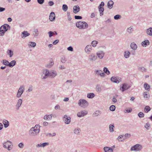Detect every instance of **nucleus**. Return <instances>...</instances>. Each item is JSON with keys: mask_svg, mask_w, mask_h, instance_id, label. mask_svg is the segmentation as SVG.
I'll list each match as a JSON object with an SVG mask.
<instances>
[{"mask_svg": "<svg viewBox=\"0 0 152 152\" xmlns=\"http://www.w3.org/2000/svg\"><path fill=\"white\" fill-rule=\"evenodd\" d=\"M54 63L52 58H50L48 64H46L45 67L46 68H51L54 65Z\"/></svg>", "mask_w": 152, "mask_h": 152, "instance_id": "nucleus-15", "label": "nucleus"}, {"mask_svg": "<svg viewBox=\"0 0 152 152\" xmlns=\"http://www.w3.org/2000/svg\"><path fill=\"white\" fill-rule=\"evenodd\" d=\"M28 45L29 47H35L36 46V43L34 42H28Z\"/></svg>", "mask_w": 152, "mask_h": 152, "instance_id": "nucleus-35", "label": "nucleus"}, {"mask_svg": "<svg viewBox=\"0 0 152 152\" xmlns=\"http://www.w3.org/2000/svg\"><path fill=\"white\" fill-rule=\"evenodd\" d=\"M3 64L4 65L8 66L10 67V62L8 61H7L6 60H3Z\"/></svg>", "mask_w": 152, "mask_h": 152, "instance_id": "nucleus-46", "label": "nucleus"}, {"mask_svg": "<svg viewBox=\"0 0 152 152\" xmlns=\"http://www.w3.org/2000/svg\"><path fill=\"white\" fill-rule=\"evenodd\" d=\"M150 107L148 106H146L144 109V112L146 113H148L151 110Z\"/></svg>", "mask_w": 152, "mask_h": 152, "instance_id": "nucleus-40", "label": "nucleus"}, {"mask_svg": "<svg viewBox=\"0 0 152 152\" xmlns=\"http://www.w3.org/2000/svg\"><path fill=\"white\" fill-rule=\"evenodd\" d=\"M96 91L98 92H100L102 91V89L99 85H97L96 86Z\"/></svg>", "mask_w": 152, "mask_h": 152, "instance_id": "nucleus-38", "label": "nucleus"}, {"mask_svg": "<svg viewBox=\"0 0 152 152\" xmlns=\"http://www.w3.org/2000/svg\"><path fill=\"white\" fill-rule=\"evenodd\" d=\"M121 17V16L120 15L118 14L115 15L114 16V18L115 20H118L120 19Z\"/></svg>", "mask_w": 152, "mask_h": 152, "instance_id": "nucleus-47", "label": "nucleus"}, {"mask_svg": "<svg viewBox=\"0 0 152 152\" xmlns=\"http://www.w3.org/2000/svg\"><path fill=\"white\" fill-rule=\"evenodd\" d=\"M142 148V146L139 144H137L131 147V151H140Z\"/></svg>", "mask_w": 152, "mask_h": 152, "instance_id": "nucleus-5", "label": "nucleus"}, {"mask_svg": "<svg viewBox=\"0 0 152 152\" xmlns=\"http://www.w3.org/2000/svg\"><path fill=\"white\" fill-rule=\"evenodd\" d=\"M99 11L100 12V15L101 16L103 15V12L104 10V8L103 7H98Z\"/></svg>", "mask_w": 152, "mask_h": 152, "instance_id": "nucleus-34", "label": "nucleus"}, {"mask_svg": "<svg viewBox=\"0 0 152 152\" xmlns=\"http://www.w3.org/2000/svg\"><path fill=\"white\" fill-rule=\"evenodd\" d=\"M97 58V57L94 53H92L88 56V60L91 61H95Z\"/></svg>", "mask_w": 152, "mask_h": 152, "instance_id": "nucleus-8", "label": "nucleus"}, {"mask_svg": "<svg viewBox=\"0 0 152 152\" xmlns=\"http://www.w3.org/2000/svg\"><path fill=\"white\" fill-rule=\"evenodd\" d=\"M81 129L78 127L76 128L74 130V132L75 134L77 135H79L81 132Z\"/></svg>", "mask_w": 152, "mask_h": 152, "instance_id": "nucleus-24", "label": "nucleus"}, {"mask_svg": "<svg viewBox=\"0 0 152 152\" xmlns=\"http://www.w3.org/2000/svg\"><path fill=\"white\" fill-rule=\"evenodd\" d=\"M42 73L44 75H43L42 74L41 75V78L42 79H45L48 77H49L50 73H49V70L48 69H46L43 70V71H42Z\"/></svg>", "mask_w": 152, "mask_h": 152, "instance_id": "nucleus-4", "label": "nucleus"}, {"mask_svg": "<svg viewBox=\"0 0 152 152\" xmlns=\"http://www.w3.org/2000/svg\"><path fill=\"white\" fill-rule=\"evenodd\" d=\"M139 70L142 72H146L147 71V69L144 66L140 67Z\"/></svg>", "mask_w": 152, "mask_h": 152, "instance_id": "nucleus-33", "label": "nucleus"}, {"mask_svg": "<svg viewBox=\"0 0 152 152\" xmlns=\"http://www.w3.org/2000/svg\"><path fill=\"white\" fill-rule=\"evenodd\" d=\"M67 14L68 20L69 21H71L72 20V18L71 16L70 15V12H67Z\"/></svg>", "mask_w": 152, "mask_h": 152, "instance_id": "nucleus-51", "label": "nucleus"}, {"mask_svg": "<svg viewBox=\"0 0 152 152\" xmlns=\"http://www.w3.org/2000/svg\"><path fill=\"white\" fill-rule=\"evenodd\" d=\"M145 32L147 35L152 36V27H150L146 29Z\"/></svg>", "mask_w": 152, "mask_h": 152, "instance_id": "nucleus-18", "label": "nucleus"}, {"mask_svg": "<svg viewBox=\"0 0 152 152\" xmlns=\"http://www.w3.org/2000/svg\"><path fill=\"white\" fill-rule=\"evenodd\" d=\"M124 135H120L118 138V141L119 142L122 141V140L121 139L122 138H123L124 139Z\"/></svg>", "mask_w": 152, "mask_h": 152, "instance_id": "nucleus-54", "label": "nucleus"}, {"mask_svg": "<svg viewBox=\"0 0 152 152\" xmlns=\"http://www.w3.org/2000/svg\"><path fill=\"white\" fill-rule=\"evenodd\" d=\"M33 90V86L32 85H30L27 91L29 92H31Z\"/></svg>", "mask_w": 152, "mask_h": 152, "instance_id": "nucleus-55", "label": "nucleus"}, {"mask_svg": "<svg viewBox=\"0 0 152 152\" xmlns=\"http://www.w3.org/2000/svg\"><path fill=\"white\" fill-rule=\"evenodd\" d=\"M24 144L23 142L20 143L18 145V147L21 148H23L24 147Z\"/></svg>", "mask_w": 152, "mask_h": 152, "instance_id": "nucleus-57", "label": "nucleus"}, {"mask_svg": "<svg viewBox=\"0 0 152 152\" xmlns=\"http://www.w3.org/2000/svg\"><path fill=\"white\" fill-rule=\"evenodd\" d=\"M22 94H23L22 93L18 91V92L16 95V97L18 98H19L21 96Z\"/></svg>", "mask_w": 152, "mask_h": 152, "instance_id": "nucleus-64", "label": "nucleus"}, {"mask_svg": "<svg viewBox=\"0 0 152 152\" xmlns=\"http://www.w3.org/2000/svg\"><path fill=\"white\" fill-rule=\"evenodd\" d=\"M58 68L62 70L65 69L66 67L64 66L60 65H59Z\"/></svg>", "mask_w": 152, "mask_h": 152, "instance_id": "nucleus-63", "label": "nucleus"}, {"mask_svg": "<svg viewBox=\"0 0 152 152\" xmlns=\"http://www.w3.org/2000/svg\"><path fill=\"white\" fill-rule=\"evenodd\" d=\"M61 62L63 63H65L67 61V59L65 58V57L64 56H62L61 58Z\"/></svg>", "mask_w": 152, "mask_h": 152, "instance_id": "nucleus-43", "label": "nucleus"}, {"mask_svg": "<svg viewBox=\"0 0 152 152\" xmlns=\"http://www.w3.org/2000/svg\"><path fill=\"white\" fill-rule=\"evenodd\" d=\"M110 80L112 82L117 83H118L121 81V78H119L118 77H116L114 76L112 77Z\"/></svg>", "mask_w": 152, "mask_h": 152, "instance_id": "nucleus-11", "label": "nucleus"}, {"mask_svg": "<svg viewBox=\"0 0 152 152\" xmlns=\"http://www.w3.org/2000/svg\"><path fill=\"white\" fill-rule=\"evenodd\" d=\"M114 4L113 1L112 0L109 1L107 3V6L109 9H111L112 8Z\"/></svg>", "mask_w": 152, "mask_h": 152, "instance_id": "nucleus-25", "label": "nucleus"}, {"mask_svg": "<svg viewBox=\"0 0 152 152\" xmlns=\"http://www.w3.org/2000/svg\"><path fill=\"white\" fill-rule=\"evenodd\" d=\"M115 107L114 105H112L110 107V110L111 111H114L115 110Z\"/></svg>", "mask_w": 152, "mask_h": 152, "instance_id": "nucleus-56", "label": "nucleus"}, {"mask_svg": "<svg viewBox=\"0 0 152 152\" xmlns=\"http://www.w3.org/2000/svg\"><path fill=\"white\" fill-rule=\"evenodd\" d=\"M8 54L10 55V57H12L13 55V52L12 51V50H9L8 51Z\"/></svg>", "mask_w": 152, "mask_h": 152, "instance_id": "nucleus-53", "label": "nucleus"}, {"mask_svg": "<svg viewBox=\"0 0 152 152\" xmlns=\"http://www.w3.org/2000/svg\"><path fill=\"white\" fill-rule=\"evenodd\" d=\"M126 31L129 34L132 33L134 30H133V26H131L129 27H128L127 28Z\"/></svg>", "mask_w": 152, "mask_h": 152, "instance_id": "nucleus-29", "label": "nucleus"}, {"mask_svg": "<svg viewBox=\"0 0 152 152\" xmlns=\"http://www.w3.org/2000/svg\"><path fill=\"white\" fill-rule=\"evenodd\" d=\"M96 54L99 58L102 59L104 56V53L103 51H100L96 53Z\"/></svg>", "mask_w": 152, "mask_h": 152, "instance_id": "nucleus-16", "label": "nucleus"}, {"mask_svg": "<svg viewBox=\"0 0 152 152\" xmlns=\"http://www.w3.org/2000/svg\"><path fill=\"white\" fill-rule=\"evenodd\" d=\"M22 102L23 101L21 99H19L18 100L15 105V109L16 110L18 111L19 110L22 105Z\"/></svg>", "mask_w": 152, "mask_h": 152, "instance_id": "nucleus-9", "label": "nucleus"}, {"mask_svg": "<svg viewBox=\"0 0 152 152\" xmlns=\"http://www.w3.org/2000/svg\"><path fill=\"white\" fill-rule=\"evenodd\" d=\"M76 26L77 28L81 29H85L88 27V24L85 22L82 21L76 23Z\"/></svg>", "mask_w": 152, "mask_h": 152, "instance_id": "nucleus-2", "label": "nucleus"}, {"mask_svg": "<svg viewBox=\"0 0 152 152\" xmlns=\"http://www.w3.org/2000/svg\"><path fill=\"white\" fill-rule=\"evenodd\" d=\"M1 27V29H3L6 32L8 29V28H10V26L7 24H4Z\"/></svg>", "mask_w": 152, "mask_h": 152, "instance_id": "nucleus-21", "label": "nucleus"}, {"mask_svg": "<svg viewBox=\"0 0 152 152\" xmlns=\"http://www.w3.org/2000/svg\"><path fill=\"white\" fill-rule=\"evenodd\" d=\"M130 47L134 50H136L137 48V46L134 42L132 43L130 45Z\"/></svg>", "mask_w": 152, "mask_h": 152, "instance_id": "nucleus-31", "label": "nucleus"}, {"mask_svg": "<svg viewBox=\"0 0 152 152\" xmlns=\"http://www.w3.org/2000/svg\"><path fill=\"white\" fill-rule=\"evenodd\" d=\"M138 115L140 118H142L144 116V114L142 112H140L138 114Z\"/></svg>", "mask_w": 152, "mask_h": 152, "instance_id": "nucleus-50", "label": "nucleus"}, {"mask_svg": "<svg viewBox=\"0 0 152 152\" xmlns=\"http://www.w3.org/2000/svg\"><path fill=\"white\" fill-rule=\"evenodd\" d=\"M55 18V15L53 12H52L50 14L49 16V20L50 21H53Z\"/></svg>", "mask_w": 152, "mask_h": 152, "instance_id": "nucleus-20", "label": "nucleus"}, {"mask_svg": "<svg viewBox=\"0 0 152 152\" xmlns=\"http://www.w3.org/2000/svg\"><path fill=\"white\" fill-rule=\"evenodd\" d=\"M24 86L23 85L20 86L18 91L23 94L24 92Z\"/></svg>", "mask_w": 152, "mask_h": 152, "instance_id": "nucleus-36", "label": "nucleus"}, {"mask_svg": "<svg viewBox=\"0 0 152 152\" xmlns=\"http://www.w3.org/2000/svg\"><path fill=\"white\" fill-rule=\"evenodd\" d=\"M16 64V62L15 60H13L10 63V67H12Z\"/></svg>", "mask_w": 152, "mask_h": 152, "instance_id": "nucleus-39", "label": "nucleus"}, {"mask_svg": "<svg viewBox=\"0 0 152 152\" xmlns=\"http://www.w3.org/2000/svg\"><path fill=\"white\" fill-rule=\"evenodd\" d=\"M80 10V8L79 6L76 5L74 6L73 7V12L75 14H76Z\"/></svg>", "mask_w": 152, "mask_h": 152, "instance_id": "nucleus-19", "label": "nucleus"}, {"mask_svg": "<svg viewBox=\"0 0 152 152\" xmlns=\"http://www.w3.org/2000/svg\"><path fill=\"white\" fill-rule=\"evenodd\" d=\"M34 32L35 33V34H33L34 37H36L38 35V31L37 29H35L34 30Z\"/></svg>", "mask_w": 152, "mask_h": 152, "instance_id": "nucleus-42", "label": "nucleus"}, {"mask_svg": "<svg viewBox=\"0 0 152 152\" xmlns=\"http://www.w3.org/2000/svg\"><path fill=\"white\" fill-rule=\"evenodd\" d=\"M103 71L104 72L107 74V75L110 74V72L108 70V69L106 67H104L103 69Z\"/></svg>", "mask_w": 152, "mask_h": 152, "instance_id": "nucleus-41", "label": "nucleus"}, {"mask_svg": "<svg viewBox=\"0 0 152 152\" xmlns=\"http://www.w3.org/2000/svg\"><path fill=\"white\" fill-rule=\"evenodd\" d=\"M95 75H100L101 77H105V75L104 72L100 70H96L95 71Z\"/></svg>", "mask_w": 152, "mask_h": 152, "instance_id": "nucleus-12", "label": "nucleus"}, {"mask_svg": "<svg viewBox=\"0 0 152 152\" xmlns=\"http://www.w3.org/2000/svg\"><path fill=\"white\" fill-rule=\"evenodd\" d=\"M52 116H53V115H46L44 116V119L45 120H50L52 119Z\"/></svg>", "mask_w": 152, "mask_h": 152, "instance_id": "nucleus-26", "label": "nucleus"}, {"mask_svg": "<svg viewBox=\"0 0 152 152\" xmlns=\"http://www.w3.org/2000/svg\"><path fill=\"white\" fill-rule=\"evenodd\" d=\"M143 95L145 98L148 99V95L145 92H144L143 93Z\"/></svg>", "mask_w": 152, "mask_h": 152, "instance_id": "nucleus-62", "label": "nucleus"}, {"mask_svg": "<svg viewBox=\"0 0 152 152\" xmlns=\"http://www.w3.org/2000/svg\"><path fill=\"white\" fill-rule=\"evenodd\" d=\"M95 96V95L94 93H91L88 94H87V97L88 98H92Z\"/></svg>", "mask_w": 152, "mask_h": 152, "instance_id": "nucleus-44", "label": "nucleus"}, {"mask_svg": "<svg viewBox=\"0 0 152 152\" xmlns=\"http://www.w3.org/2000/svg\"><path fill=\"white\" fill-rule=\"evenodd\" d=\"M13 148V145H10L9 144L8 146L7 147V148L6 149H7L10 151L11 149H12Z\"/></svg>", "mask_w": 152, "mask_h": 152, "instance_id": "nucleus-58", "label": "nucleus"}, {"mask_svg": "<svg viewBox=\"0 0 152 152\" xmlns=\"http://www.w3.org/2000/svg\"><path fill=\"white\" fill-rule=\"evenodd\" d=\"M130 53L129 51L127 50L124 52V55L126 58H128L129 57Z\"/></svg>", "mask_w": 152, "mask_h": 152, "instance_id": "nucleus-28", "label": "nucleus"}, {"mask_svg": "<svg viewBox=\"0 0 152 152\" xmlns=\"http://www.w3.org/2000/svg\"><path fill=\"white\" fill-rule=\"evenodd\" d=\"M63 120L66 124H69L71 122V118L67 115H64L63 117Z\"/></svg>", "mask_w": 152, "mask_h": 152, "instance_id": "nucleus-7", "label": "nucleus"}, {"mask_svg": "<svg viewBox=\"0 0 152 152\" xmlns=\"http://www.w3.org/2000/svg\"><path fill=\"white\" fill-rule=\"evenodd\" d=\"M114 126L113 124H110L109 125V131L110 132H113L114 131Z\"/></svg>", "mask_w": 152, "mask_h": 152, "instance_id": "nucleus-37", "label": "nucleus"}, {"mask_svg": "<svg viewBox=\"0 0 152 152\" xmlns=\"http://www.w3.org/2000/svg\"><path fill=\"white\" fill-rule=\"evenodd\" d=\"M150 126V124L148 123H147L145 126V128L147 130H148L149 129V127Z\"/></svg>", "mask_w": 152, "mask_h": 152, "instance_id": "nucleus-61", "label": "nucleus"}, {"mask_svg": "<svg viewBox=\"0 0 152 152\" xmlns=\"http://www.w3.org/2000/svg\"><path fill=\"white\" fill-rule=\"evenodd\" d=\"M9 143H12V142L9 140H7L6 142H4L3 143V147L5 148H7V146L9 144Z\"/></svg>", "mask_w": 152, "mask_h": 152, "instance_id": "nucleus-27", "label": "nucleus"}, {"mask_svg": "<svg viewBox=\"0 0 152 152\" xmlns=\"http://www.w3.org/2000/svg\"><path fill=\"white\" fill-rule=\"evenodd\" d=\"M78 104L82 107L85 108L88 105V102L84 99H81L79 101Z\"/></svg>", "mask_w": 152, "mask_h": 152, "instance_id": "nucleus-3", "label": "nucleus"}, {"mask_svg": "<svg viewBox=\"0 0 152 152\" xmlns=\"http://www.w3.org/2000/svg\"><path fill=\"white\" fill-rule=\"evenodd\" d=\"M92 50L91 46L90 45H88L85 48L84 50L87 54H89L91 53Z\"/></svg>", "mask_w": 152, "mask_h": 152, "instance_id": "nucleus-13", "label": "nucleus"}, {"mask_svg": "<svg viewBox=\"0 0 152 152\" xmlns=\"http://www.w3.org/2000/svg\"><path fill=\"white\" fill-rule=\"evenodd\" d=\"M88 113V112L86 110L81 111L77 113V115L79 117H81L84 116L86 115Z\"/></svg>", "mask_w": 152, "mask_h": 152, "instance_id": "nucleus-14", "label": "nucleus"}, {"mask_svg": "<svg viewBox=\"0 0 152 152\" xmlns=\"http://www.w3.org/2000/svg\"><path fill=\"white\" fill-rule=\"evenodd\" d=\"M40 131V126L39 125H36L34 127L31 128L29 131L28 134L31 136H35L37 135Z\"/></svg>", "mask_w": 152, "mask_h": 152, "instance_id": "nucleus-1", "label": "nucleus"}, {"mask_svg": "<svg viewBox=\"0 0 152 152\" xmlns=\"http://www.w3.org/2000/svg\"><path fill=\"white\" fill-rule=\"evenodd\" d=\"M6 32V31H5L3 29H1V27L0 28V36H3Z\"/></svg>", "mask_w": 152, "mask_h": 152, "instance_id": "nucleus-48", "label": "nucleus"}, {"mask_svg": "<svg viewBox=\"0 0 152 152\" xmlns=\"http://www.w3.org/2000/svg\"><path fill=\"white\" fill-rule=\"evenodd\" d=\"M46 135L47 136H48V135H49L50 136L53 137L56 135V133H53L52 134L51 133H48L47 134H46Z\"/></svg>", "mask_w": 152, "mask_h": 152, "instance_id": "nucleus-59", "label": "nucleus"}, {"mask_svg": "<svg viewBox=\"0 0 152 152\" xmlns=\"http://www.w3.org/2000/svg\"><path fill=\"white\" fill-rule=\"evenodd\" d=\"M141 45L143 47H146L147 45H150V42L148 40H146L144 41H143Z\"/></svg>", "mask_w": 152, "mask_h": 152, "instance_id": "nucleus-23", "label": "nucleus"}, {"mask_svg": "<svg viewBox=\"0 0 152 152\" xmlns=\"http://www.w3.org/2000/svg\"><path fill=\"white\" fill-rule=\"evenodd\" d=\"M144 87L145 90L148 91L150 90V86L147 83H145L144 85Z\"/></svg>", "mask_w": 152, "mask_h": 152, "instance_id": "nucleus-30", "label": "nucleus"}, {"mask_svg": "<svg viewBox=\"0 0 152 152\" xmlns=\"http://www.w3.org/2000/svg\"><path fill=\"white\" fill-rule=\"evenodd\" d=\"M49 77L51 78H55L57 75V72L56 71L53 70H52L49 71Z\"/></svg>", "mask_w": 152, "mask_h": 152, "instance_id": "nucleus-10", "label": "nucleus"}, {"mask_svg": "<svg viewBox=\"0 0 152 152\" xmlns=\"http://www.w3.org/2000/svg\"><path fill=\"white\" fill-rule=\"evenodd\" d=\"M30 34L27 31H24L22 33L21 35V37L23 39H24L26 37L29 36Z\"/></svg>", "mask_w": 152, "mask_h": 152, "instance_id": "nucleus-17", "label": "nucleus"}, {"mask_svg": "<svg viewBox=\"0 0 152 152\" xmlns=\"http://www.w3.org/2000/svg\"><path fill=\"white\" fill-rule=\"evenodd\" d=\"M124 139L125 140L127 138H128L131 136V134H130L126 133V134L125 135H124Z\"/></svg>", "mask_w": 152, "mask_h": 152, "instance_id": "nucleus-52", "label": "nucleus"}, {"mask_svg": "<svg viewBox=\"0 0 152 152\" xmlns=\"http://www.w3.org/2000/svg\"><path fill=\"white\" fill-rule=\"evenodd\" d=\"M48 33L49 35V37H51L54 34V32H53L52 31H50L48 32Z\"/></svg>", "mask_w": 152, "mask_h": 152, "instance_id": "nucleus-60", "label": "nucleus"}, {"mask_svg": "<svg viewBox=\"0 0 152 152\" xmlns=\"http://www.w3.org/2000/svg\"><path fill=\"white\" fill-rule=\"evenodd\" d=\"M105 152H113L112 148L108 147H105L103 148Z\"/></svg>", "mask_w": 152, "mask_h": 152, "instance_id": "nucleus-22", "label": "nucleus"}, {"mask_svg": "<svg viewBox=\"0 0 152 152\" xmlns=\"http://www.w3.org/2000/svg\"><path fill=\"white\" fill-rule=\"evenodd\" d=\"M3 123L4 125L5 128H6L9 126V122L7 120H4L3 121Z\"/></svg>", "mask_w": 152, "mask_h": 152, "instance_id": "nucleus-32", "label": "nucleus"}, {"mask_svg": "<svg viewBox=\"0 0 152 152\" xmlns=\"http://www.w3.org/2000/svg\"><path fill=\"white\" fill-rule=\"evenodd\" d=\"M98 42L96 41H93L91 43V45L93 47H95L97 44Z\"/></svg>", "mask_w": 152, "mask_h": 152, "instance_id": "nucleus-45", "label": "nucleus"}, {"mask_svg": "<svg viewBox=\"0 0 152 152\" xmlns=\"http://www.w3.org/2000/svg\"><path fill=\"white\" fill-rule=\"evenodd\" d=\"M121 86H122L121 87L120 90L122 92H124L128 89L131 87L129 84L127 83H123Z\"/></svg>", "mask_w": 152, "mask_h": 152, "instance_id": "nucleus-6", "label": "nucleus"}, {"mask_svg": "<svg viewBox=\"0 0 152 152\" xmlns=\"http://www.w3.org/2000/svg\"><path fill=\"white\" fill-rule=\"evenodd\" d=\"M62 9L65 12L68 9V7L66 4H63L62 6Z\"/></svg>", "mask_w": 152, "mask_h": 152, "instance_id": "nucleus-49", "label": "nucleus"}]
</instances>
